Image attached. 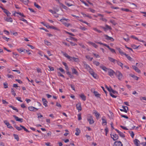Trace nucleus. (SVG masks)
I'll list each match as a JSON object with an SVG mask.
<instances>
[{"label": "nucleus", "instance_id": "nucleus-1", "mask_svg": "<svg viewBox=\"0 0 146 146\" xmlns=\"http://www.w3.org/2000/svg\"><path fill=\"white\" fill-rule=\"evenodd\" d=\"M117 49L118 50L119 52L122 56L124 55L127 58L128 60L131 61H133V59L132 58H131L130 56H128V55L126 54L125 53L123 52L120 48H118Z\"/></svg>", "mask_w": 146, "mask_h": 146}, {"label": "nucleus", "instance_id": "nucleus-2", "mask_svg": "<svg viewBox=\"0 0 146 146\" xmlns=\"http://www.w3.org/2000/svg\"><path fill=\"white\" fill-rule=\"evenodd\" d=\"M115 75L118 77V79L119 80H121L123 79L122 74L119 71H117L116 72Z\"/></svg>", "mask_w": 146, "mask_h": 146}, {"label": "nucleus", "instance_id": "nucleus-3", "mask_svg": "<svg viewBox=\"0 0 146 146\" xmlns=\"http://www.w3.org/2000/svg\"><path fill=\"white\" fill-rule=\"evenodd\" d=\"M108 75L111 78H114V75H115V73L114 71L113 70L110 69L108 71Z\"/></svg>", "mask_w": 146, "mask_h": 146}, {"label": "nucleus", "instance_id": "nucleus-4", "mask_svg": "<svg viewBox=\"0 0 146 146\" xmlns=\"http://www.w3.org/2000/svg\"><path fill=\"white\" fill-rule=\"evenodd\" d=\"M88 121L89 122L90 124H93L94 121L93 119L92 116L90 115L88 116L87 119Z\"/></svg>", "mask_w": 146, "mask_h": 146}, {"label": "nucleus", "instance_id": "nucleus-5", "mask_svg": "<svg viewBox=\"0 0 146 146\" xmlns=\"http://www.w3.org/2000/svg\"><path fill=\"white\" fill-rule=\"evenodd\" d=\"M105 27H104L103 26H100V27L104 29V31H106L108 30H111L112 29L111 27L107 25H106Z\"/></svg>", "mask_w": 146, "mask_h": 146}, {"label": "nucleus", "instance_id": "nucleus-6", "mask_svg": "<svg viewBox=\"0 0 146 146\" xmlns=\"http://www.w3.org/2000/svg\"><path fill=\"white\" fill-rule=\"evenodd\" d=\"M123 144L120 141H115L114 143L113 146H122Z\"/></svg>", "mask_w": 146, "mask_h": 146}, {"label": "nucleus", "instance_id": "nucleus-7", "mask_svg": "<svg viewBox=\"0 0 146 146\" xmlns=\"http://www.w3.org/2000/svg\"><path fill=\"white\" fill-rule=\"evenodd\" d=\"M111 137L112 138L114 141L117 140L118 139L119 136L118 135L116 134L112 135L111 134Z\"/></svg>", "mask_w": 146, "mask_h": 146}, {"label": "nucleus", "instance_id": "nucleus-8", "mask_svg": "<svg viewBox=\"0 0 146 146\" xmlns=\"http://www.w3.org/2000/svg\"><path fill=\"white\" fill-rule=\"evenodd\" d=\"M4 123L7 126L8 128L10 129H13V127L11 126L7 120H5L3 121Z\"/></svg>", "mask_w": 146, "mask_h": 146}, {"label": "nucleus", "instance_id": "nucleus-9", "mask_svg": "<svg viewBox=\"0 0 146 146\" xmlns=\"http://www.w3.org/2000/svg\"><path fill=\"white\" fill-rule=\"evenodd\" d=\"M76 107L77 109L79 111L82 110V107L81 103H79L76 105Z\"/></svg>", "mask_w": 146, "mask_h": 146}, {"label": "nucleus", "instance_id": "nucleus-10", "mask_svg": "<svg viewBox=\"0 0 146 146\" xmlns=\"http://www.w3.org/2000/svg\"><path fill=\"white\" fill-rule=\"evenodd\" d=\"M104 36L106 37V39L108 40H110L112 41H113L114 40V39L112 37H110L107 35H105Z\"/></svg>", "mask_w": 146, "mask_h": 146}, {"label": "nucleus", "instance_id": "nucleus-11", "mask_svg": "<svg viewBox=\"0 0 146 146\" xmlns=\"http://www.w3.org/2000/svg\"><path fill=\"white\" fill-rule=\"evenodd\" d=\"M104 36L106 37V39L108 40H110L112 41H113L114 40V39L112 37H110L107 35H105Z\"/></svg>", "mask_w": 146, "mask_h": 146}, {"label": "nucleus", "instance_id": "nucleus-12", "mask_svg": "<svg viewBox=\"0 0 146 146\" xmlns=\"http://www.w3.org/2000/svg\"><path fill=\"white\" fill-rule=\"evenodd\" d=\"M28 109L31 111H36L38 109L36 108L33 106H31L28 107Z\"/></svg>", "mask_w": 146, "mask_h": 146}, {"label": "nucleus", "instance_id": "nucleus-13", "mask_svg": "<svg viewBox=\"0 0 146 146\" xmlns=\"http://www.w3.org/2000/svg\"><path fill=\"white\" fill-rule=\"evenodd\" d=\"M115 130L118 133L119 135L120 136L124 138L125 137L124 135L122 132L119 131L117 129H115Z\"/></svg>", "mask_w": 146, "mask_h": 146}, {"label": "nucleus", "instance_id": "nucleus-14", "mask_svg": "<svg viewBox=\"0 0 146 146\" xmlns=\"http://www.w3.org/2000/svg\"><path fill=\"white\" fill-rule=\"evenodd\" d=\"M17 50L20 53H21L22 52H24V53H25V52H28L27 50H26L25 49H23V48H20L19 49H18Z\"/></svg>", "mask_w": 146, "mask_h": 146}, {"label": "nucleus", "instance_id": "nucleus-15", "mask_svg": "<svg viewBox=\"0 0 146 146\" xmlns=\"http://www.w3.org/2000/svg\"><path fill=\"white\" fill-rule=\"evenodd\" d=\"M61 53L63 54V55L67 58L68 59H70L71 58V57L69 56L66 53L62 51H61Z\"/></svg>", "mask_w": 146, "mask_h": 146}, {"label": "nucleus", "instance_id": "nucleus-16", "mask_svg": "<svg viewBox=\"0 0 146 146\" xmlns=\"http://www.w3.org/2000/svg\"><path fill=\"white\" fill-rule=\"evenodd\" d=\"M100 68L106 72H108L110 69L106 68L105 66H100Z\"/></svg>", "mask_w": 146, "mask_h": 146}, {"label": "nucleus", "instance_id": "nucleus-17", "mask_svg": "<svg viewBox=\"0 0 146 146\" xmlns=\"http://www.w3.org/2000/svg\"><path fill=\"white\" fill-rule=\"evenodd\" d=\"M133 68L138 73H140L141 72L140 70L137 67L135 66H132Z\"/></svg>", "mask_w": 146, "mask_h": 146}, {"label": "nucleus", "instance_id": "nucleus-18", "mask_svg": "<svg viewBox=\"0 0 146 146\" xmlns=\"http://www.w3.org/2000/svg\"><path fill=\"white\" fill-rule=\"evenodd\" d=\"M42 101L43 102V104L45 106V107H47L48 105L47 103H48V102L46 100V99L44 98H42Z\"/></svg>", "mask_w": 146, "mask_h": 146}, {"label": "nucleus", "instance_id": "nucleus-19", "mask_svg": "<svg viewBox=\"0 0 146 146\" xmlns=\"http://www.w3.org/2000/svg\"><path fill=\"white\" fill-rule=\"evenodd\" d=\"M2 10H3V12L5 13L8 16H9L11 14V13L7 9L3 8Z\"/></svg>", "mask_w": 146, "mask_h": 146}, {"label": "nucleus", "instance_id": "nucleus-20", "mask_svg": "<svg viewBox=\"0 0 146 146\" xmlns=\"http://www.w3.org/2000/svg\"><path fill=\"white\" fill-rule=\"evenodd\" d=\"M79 96L83 101H85L86 100V97L84 94H83L80 95Z\"/></svg>", "mask_w": 146, "mask_h": 146}, {"label": "nucleus", "instance_id": "nucleus-21", "mask_svg": "<svg viewBox=\"0 0 146 146\" xmlns=\"http://www.w3.org/2000/svg\"><path fill=\"white\" fill-rule=\"evenodd\" d=\"M102 124L103 125V124L105 123L104 125H106L107 124V121L105 117H103L102 118Z\"/></svg>", "mask_w": 146, "mask_h": 146}, {"label": "nucleus", "instance_id": "nucleus-22", "mask_svg": "<svg viewBox=\"0 0 146 146\" xmlns=\"http://www.w3.org/2000/svg\"><path fill=\"white\" fill-rule=\"evenodd\" d=\"M94 113L95 114V116L96 117L97 119H98L99 118V117L100 116V114L96 110L94 111Z\"/></svg>", "mask_w": 146, "mask_h": 146}, {"label": "nucleus", "instance_id": "nucleus-23", "mask_svg": "<svg viewBox=\"0 0 146 146\" xmlns=\"http://www.w3.org/2000/svg\"><path fill=\"white\" fill-rule=\"evenodd\" d=\"M72 74H76L77 75H78V72L74 68L72 69Z\"/></svg>", "mask_w": 146, "mask_h": 146}, {"label": "nucleus", "instance_id": "nucleus-24", "mask_svg": "<svg viewBox=\"0 0 146 146\" xmlns=\"http://www.w3.org/2000/svg\"><path fill=\"white\" fill-rule=\"evenodd\" d=\"M72 60H73L74 61L76 62H79V59L78 58H75L74 57H71V58L70 59V61Z\"/></svg>", "mask_w": 146, "mask_h": 146}, {"label": "nucleus", "instance_id": "nucleus-25", "mask_svg": "<svg viewBox=\"0 0 146 146\" xmlns=\"http://www.w3.org/2000/svg\"><path fill=\"white\" fill-rule=\"evenodd\" d=\"M93 93H94V95L96 97H98V98L100 97V96L101 95L100 94H99V93L97 92L94 91L93 92Z\"/></svg>", "mask_w": 146, "mask_h": 146}, {"label": "nucleus", "instance_id": "nucleus-26", "mask_svg": "<svg viewBox=\"0 0 146 146\" xmlns=\"http://www.w3.org/2000/svg\"><path fill=\"white\" fill-rule=\"evenodd\" d=\"M135 144L137 146H138L139 145V143L140 142L137 139H135L134 141Z\"/></svg>", "mask_w": 146, "mask_h": 146}, {"label": "nucleus", "instance_id": "nucleus-27", "mask_svg": "<svg viewBox=\"0 0 146 146\" xmlns=\"http://www.w3.org/2000/svg\"><path fill=\"white\" fill-rule=\"evenodd\" d=\"M108 58L110 62H113V63L115 62L117 60H116L114 59V58H113L111 57H108Z\"/></svg>", "mask_w": 146, "mask_h": 146}, {"label": "nucleus", "instance_id": "nucleus-28", "mask_svg": "<svg viewBox=\"0 0 146 146\" xmlns=\"http://www.w3.org/2000/svg\"><path fill=\"white\" fill-rule=\"evenodd\" d=\"M122 108L124 110V112L127 113V111H128V108L127 106H123Z\"/></svg>", "mask_w": 146, "mask_h": 146}, {"label": "nucleus", "instance_id": "nucleus-29", "mask_svg": "<svg viewBox=\"0 0 146 146\" xmlns=\"http://www.w3.org/2000/svg\"><path fill=\"white\" fill-rule=\"evenodd\" d=\"M60 21L61 22H63V21H65L67 22H69L70 21V20L68 19H67L64 17H63L60 19Z\"/></svg>", "mask_w": 146, "mask_h": 146}, {"label": "nucleus", "instance_id": "nucleus-30", "mask_svg": "<svg viewBox=\"0 0 146 146\" xmlns=\"http://www.w3.org/2000/svg\"><path fill=\"white\" fill-rule=\"evenodd\" d=\"M76 132L75 133V135H78L80 132V129L79 128H77L76 129Z\"/></svg>", "mask_w": 146, "mask_h": 146}, {"label": "nucleus", "instance_id": "nucleus-31", "mask_svg": "<svg viewBox=\"0 0 146 146\" xmlns=\"http://www.w3.org/2000/svg\"><path fill=\"white\" fill-rule=\"evenodd\" d=\"M5 21L8 22H13V20L11 17L9 18H7L5 19Z\"/></svg>", "mask_w": 146, "mask_h": 146}, {"label": "nucleus", "instance_id": "nucleus-32", "mask_svg": "<svg viewBox=\"0 0 146 146\" xmlns=\"http://www.w3.org/2000/svg\"><path fill=\"white\" fill-rule=\"evenodd\" d=\"M62 23L63 25L67 27H68L70 25V23L64 21H63V22H62Z\"/></svg>", "mask_w": 146, "mask_h": 146}, {"label": "nucleus", "instance_id": "nucleus-33", "mask_svg": "<svg viewBox=\"0 0 146 146\" xmlns=\"http://www.w3.org/2000/svg\"><path fill=\"white\" fill-rule=\"evenodd\" d=\"M89 43L96 48H97L98 47V46L94 43L90 42H89Z\"/></svg>", "mask_w": 146, "mask_h": 146}, {"label": "nucleus", "instance_id": "nucleus-34", "mask_svg": "<svg viewBox=\"0 0 146 146\" xmlns=\"http://www.w3.org/2000/svg\"><path fill=\"white\" fill-rule=\"evenodd\" d=\"M20 126L23 129L24 131H25L26 132H29V131L28 130H27L24 126L21 125H20Z\"/></svg>", "mask_w": 146, "mask_h": 146}, {"label": "nucleus", "instance_id": "nucleus-35", "mask_svg": "<svg viewBox=\"0 0 146 146\" xmlns=\"http://www.w3.org/2000/svg\"><path fill=\"white\" fill-rule=\"evenodd\" d=\"M84 66L88 70H89L91 68L90 66L86 64H84Z\"/></svg>", "mask_w": 146, "mask_h": 146}, {"label": "nucleus", "instance_id": "nucleus-36", "mask_svg": "<svg viewBox=\"0 0 146 146\" xmlns=\"http://www.w3.org/2000/svg\"><path fill=\"white\" fill-rule=\"evenodd\" d=\"M9 107L12 108L13 110L16 111L17 112H18L19 111L14 106H12L10 105L9 106Z\"/></svg>", "mask_w": 146, "mask_h": 146}, {"label": "nucleus", "instance_id": "nucleus-37", "mask_svg": "<svg viewBox=\"0 0 146 146\" xmlns=\"http://www.w3.org/2000/svg\"><path fill=\"white\" fill-rule=\"evenodd\" d=\"M61 6L65 10H68V8L65 5H64L62 3H61L60 4Z\"/></svg>", "mask_w": 146, "mask_h": 146}, {"label": "nucleus", "instance_id": "nucleus-38", "mask_svg": "<svg viewBox=\"0 0 146 146\" xmlns=\"http://www.w3.org/2000/svg\"><path fill=\"white\" fill-rule=\"evenodd\" d=\"M85 57L87 59L90 61H92V60L93 59V58L90 57L89 55H86Z\"/></svg>", "mask_w": 146, "mask_h": 146}, {"label": "nucleus", "instance_id": "nucleus-39", "mask_svg": "<svg viewBox=\"0 0 146 146\" xmlns=\"http://www.w3.org/2000/svg\"><path fill=\"white\" fill-rule=\"evenodd\" d=\"M116 62L117 63V64L118 65L121 66L122 68H123L122 66L123 64L122 63H121L120 62L118 61L117 60H116Z\"/></svg>", "mask_w": 146, "mask_h": 146}, {"label": "nucleus", "instance_id": "nucleus-40", "mask_svg": "<svg viewBox=\"0 0 146 146\" xmlns=\"http://www.w3.org/2000/svg\"><path fill=\"white\" fill-rule=\"evenodd\" d=\"M13 135L14 136V138L15 139H16L17 141H19V138L18 136L17 135L14 134Z\"/></svg>", "mask_w": 146, "mask_h": 146}, {"label": "nucleus", "instance_id": "nucleus-41", "mask_svg": "<svg viewBox=\"0 0 146 146\" xmlns=\"http://www.w3.org/2000/svg\"><path fill=\"white\" fill-rule=\"evenodd\" d=\"M11 92L12 94L14 96H15L16 95V94L15 93V91L14 90V89L13 88H12L11 89Z\"/></svg>", "mask_w": 146, "mask_h": 146}, {"label": "nucleus", "instance_id": "nucleus-42", "mask_svg": "<svg viewBox=\"0 0 146 146\" xmlns=\"http://www.w3.org/2000/svg\"><path fill=\"white\" fill-rule=\"evenodd\" d=\"M34 5L38 9H40L41 7L38 4H37L35 2L34 3Z\"/></svg>", "mask_w": 146, "mask_h": 146}, {"label": "nucleus", "instance_id": "nucleus-43", "mask_svg": "<svg viewBox=\"0 0 146 146\" xmlns=\"http://www.w3.org/2000/svg\"><path fill=\"white\" fill-rule=\"evenodd\" d=\"M20 20L26 23L27 24V25H29V23H28V22L27 21V20L24 19L23 18H21L20 19Z\"/></svg>", "mask_w": 146, "mask_h": 146}, {"label": "nucleus", "instance_id": "nucleus-44", "mask_svg": "<svg viewBox=\"0 0 146 146\" xmlns=\"http://www.w3.org/2000/svg\"><path fill=\"white\" fill-rule=\"evenodd\" d=\"M15 127L16 128V129H17L18 131H20L22 130V128L20 127H19L16 125H15Z\"/></svg>", "mask_w": 146, "mask_h": 146}, {"label": "nucleus", "instance_id": "nucleus-45", "mask_svg": "<svg viewBox=\"0 0 146 146\" xmlns=\"http://www.w3.org/2000/svg\"><path fill=\"white\" fill-rule=\"evenodd\" d=\"M93 63L95 65H96L97 66H98L100 64V63L99 62H98L96 61H94Z\"/></svg>", "mask_w": 146, "mask_h": 146}, {"label": "nucleus", "instance_id": "nucleus-46", "mask_svg": "<svg viewBox=\"0 0 146 146\" xmlns=\"http://www.w3.org/2000/svg\"><path fill=\"white\" fill-rule=\"evenodd\" d=\"M110 22L114 25H115L117 24V23L115 22V21L114 20H111L110 21Z\"/></svg>", "mask_w": 146, "mask_h": 146}, {"label": "nucleus", "instance_id": "nucleus-47", "mask_svg": "<svg viewBox=\"0 0 146 146\" xmlns=\"http://www.w3.org/2000/svg\"><path fill=\"white\" fill-rule=\"evenodd\" d=\"M93 77H94L95 78H98V76L97 74L94 73L93 74L91 75Z\"/></svg>", "mask_w": 146, "mask_h": 146}, {"label": "nucleus", "instance_id": "nucleus-48", "mask_svg": "<svg viewBox=\"0 0 146 146\" xmlns=\"http://www.w3.org/2000/svg\"><path fill=\"white\" fill-rule=\"evenodd\" d=\"M15 13H17V14H19V15H20L22 17H25V16L24 15L23 13H21L20 12H15Z\"/></svg>", "mask_w": 146, "mask_h": 146}, {"label": "nucleus", "instance_id": "nucleus-49", "mask_svg": "<svg viewBox=\"0 0 146 146\" xmlns=\"http://www.w3.org/2000/svg\"><path fill=\"white\" fill-rule=\"evenodd\" d=\"M131 76L132 77L134 78L135 80H138L139 78L138 77H137L135 76L134 75H132Z\"/></svg>", "mask_w": 146, "mask_h": 146}, {"label": "nucleus", "instance_id": "nucleus-50", "mask_svg": "<svg viewBox=\"0 0 146 146\" xmlns=\"http://www.w3.org/2000/svg\"><path fill=\"white\" fill-rule=\"evenodd\" d=\"M131 46L134 49H137L139 46H137L135 44H133Z\"/></svg>", "mask_w": 146, "mask_h": 146}, {"label": "nucleus", "instance_id": "nucleus-51", "mask_svg": "<svg viewBox=\"0 0 146 146\" xmlns=\"http://www.w3.org/2000/svg\"><path fill=\"white\" fill-rule=\"evenodd\" d=\"M83 16L84 17H87L89 18L90 19L92 18V17L91 16L89 15H87L86 14H84V13H82Z\"/></svg>", "mask_w": 146, "mask_h": 146}, {"label": "nucleus", "instance_id": "nucleus-52", "mask_svg": "<svg viewBox=\"0 0 146 146\" xmlns=\"http://www.w3.org/2000/svg\"><path fill=\"white\" fill-rule=\"evenodd\" d=\"M2 38L4 40H6L7 41H8L9 40H10V38H7V37L5 36H3Z\"/></svg>", "mask_w": 146, "mask_h": 146}, {"label": "nucleus", "instance_id": "nucleus-53", "mask_svg": "<svg viewBox=\"0 0 146 146\" xmlns=\"http://www.w3.org/2000/svg\"><path fill=\"white\" fill-rule=\"evenodd\" d=\"M100 19L106 22L107 21V20L105 18L103 17L100 18Z\"/></svg>", "mask_w": 146, "mask_h": 146}, {"label": "nucleus", "instance_id": "nucleus-54", "mask_svg": "<svg viewBox=\"0 0 146 146\" xmlns=\"http://www.w3.org/2000/svg\"><path fill=\"white\" fill-rule=\"evenodd\" d=\"M3 84L4 88H8V84L7 82L4 83Z\"/></svg>", "mask_w": 146, "mask_h": 146}, {"label": "nucleus", "instance_id": "nucleus-55", "mask_svg": "<svg viewBox=\"0 0 146 146\" xmlns=\"http://www.w3.org/2000/svg\"><path fill=\"white\" fill-rule=\"evenodd\" d=\"M106 88H107V89L109 91V92H110V93L111 92V89H112V88H111V87H110V88H109L106 85Z\"/></svg>", "mask_w": 146, "mask_h": 146}, {"label": "nucleus", "instance_id": "nucleus-56", "mask_svg": "<svg viewBox=\"0 0 146 146\" xmlns=\"http://www.w3.org/2000/svg\"><path fill=\"white\" fill-rule=\"evenodd\" d=\"M44 42L45 44L47 45H49L50 44V42H48L47 40H44Z\"/></svg>", "mask_w": 146, "mask_h": 146}, {"label": "nucleus", "instance_id": "nucleus-57", "mask_svg": "<svg viewBox=\"0 0 146 146\" xmlns=\"http://www.w3.org/2000/svg\"><path fill=\"white\" fill-rule=\"evenodd\" d=\"M121 10L122 11H124L127 12H128L129 11V9H124L122 8L121 9Z\"/></svg>", "mask_w": 146, "mask_h": 146}, {"label": "nucleus", "instance_id": "nucleus-58", "mask_svg": "<svg viewBox=\"0 0 146 146\" xmlns=\"http://www.w3.org/2000/svg\"><path fill=\"white\" fill-rule=\"evenodd\" d=\"M50 28L58 31L59 30V29L58 28L54 26H50Z\"/></svg>", "mask_w": 146, "mask_h": 146}, {"label": "nucleus", "instance_id": "nucleus-59", "mask_svg": "<svg viewBox=\"0 0 146 146\" xmlns=\"http://www.w3.org/2000/svg\"><path fill=\"white\" fill-rule=\"evenodd\" d=\"M78 120H80L82 119L81 116L80 114H78Z\"/></svg>", "mask_w": 146, "mask_h": 146}, {"label": "nucleus", "instance_id": "nucleus-60", "mask_svg": "<svg viewBox=\"0 0 146 146\" xmlns=\"http://www.w3.org/2000/svg\"><path fill=\"white\" fill-rule=\"evenodd\" d=\"M105 131L106 135L107 136V134L108 132V129L107 127H106L105 129Z\"/></svg>", "mask_w": 146, "mask_h": 146}, {"label": "nucleus", "instance_id": "nucleus-61", "mask_svg": "<svg viewBox=\"0 0 146 146\" xmlns=\"http://www.w3.org/2000/svg\"><path fill=\"white\" fill-rule=\"evenodd\" d=\"M109 50L111 51V52L113 53H115V50L112 48H110Z\"/></svg>", "mask_w": 146, "mask_h": 146}, {"label": "nucleus", "instance_id": "nucleus-62", "mask_svg": "<svg viewBox=\"0 0 146 146\" xmlns=\"http://www.w3.org/2000/svg\"><path fill=\"white\" fill-rule=\"evenodd\" d=\"M7 76L8 78H14V76L11 75H10L9 74H8L7 75Z\"/></svg>", "mask_w": 146, "mask_h": 146}, {"label": "nucleus", "instance_id": "nucleus-63", "mask_svg": "<svg viewBox=\"0 0 146 146\" xmlns=\"http://www.w3.org/2000/svg\"><path fill=\"white\" fill-rule=\"evenodd\" d=\"M58 69L62 72H63V73L65 72V71H64V70L62 68L60 67L58 68Z\"/></svg>", "mask_w": 146, "mask_h": 146}, {"label": "nucleus", "instance_id": "nucleus-64", "mask_svg": "<svg viewBox=\"0 0 146 146\" xmlns=\"http://www.w3.org/2000/svg\"><path fill=\"white\" fill-rule=\"evenodd\" d=\"M89 70V72L90 73V74L92 75V74H93L94 73L92 69L91 68L90 69V70Z\"/></svg>", "mask_w": 146, "mask_h": 146}]
</instances>
